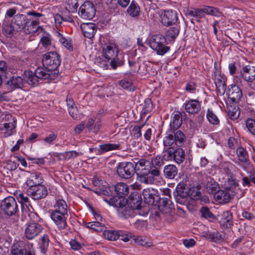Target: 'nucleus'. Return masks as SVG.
<instances>
[{"label": "nucleus", "mask_w": 255, "mask_h": 255, "mask_svg": "<svg viewBox=\"0 0 255 255\" xmlns=\"http://www.w3.org/2000/svg\"><path fill=\"white\" fill-rule=\"evenodd\" d=\"M105 201L117 208L118 215L121 218L127 219L133 217L137 214L136 211H134L127 204H125V200L123 198L112 197L109 201Z\"/></svg>", "instance_id": "1"}, {"label": "nucleus", "mask_w": 255, "mask_h": 255, "mask_svg": "<svg viewBox=\"0 0 255 255\" xmlns=\"http://www.w3.org/2000/svg\"><path fill=\"white\" fill-rule=\"evenodd\" d=\"M185 139L184 134L181 130L172 132L170 130L167 132L163 139L164 147H173L175 144L178 147H181Z\"/></svg>", "instance_id": "2"}, {"label": "nucleus", "mask_w": 255, "mask_h": 255, "mask_svg": "<svg viewBox=\"0 0 255 255\" xmlns=\"http://www.w3.org/2000/svg\"><path fill=\"white\" fill-rule=\"evenodd\" d=\"M166 38L161 34L153 35L149 41V46L159 55H163L167 52L170 48L166 46Z\"/></svg>", "instance_id": "3"}, {"label": "nucleus", "mask_w": 255, "mask_h": 255, "mask_svg": "<svg viewBox=\"0 0 255 255\" xmlns=\"http://www.w3.org/2000/svg\"><path fill=\"white\" fill-rule=\"evenodd\" d=\"M0 208L5 215L11 216L18 211V206L15 198L12 196L5 198L1 201Z\"/></svg>", "instance_id": "4"}, {"label": "nucleus", "mask_w": 255, "mask_h": 255, "mask_svg": "<svg viewBox=\"0 0 255 255\" xmlns=\"http://www.w3.org/2000/svg\"><path fill=\"white\" fill-rule=\"evenodd\" d=\"M42 63L47 69L55 71L60 64V57L56 52H47L43 55Z\"/></svg>", "instance_id": "5"}, {"label": "nucleus", "mask_w": 255, "mask_h": 255, "mask_svg": "<svg viewBox=\"0 0 255 255\" xmlns=\"http://www.w3.org/2000/svg\"><path fill=\"white\" fill-rule=\"evenodd\" d=\"M119 176L125 179L130 178L135 173L134 163L123 162L120 163L117 169Z\"/></svg>", "instance_id": "6"}, {"label": "nucleus", "mask_w": 255, "mask_h": 255, "mask_svg": "<svg viewBox=\"0 0 255 255\" xmlns=\"http://www.w3.org/2000/svg\"><path fill=\"white\" fill-rule=\"evenodd\" d=\"M42 226L37 223L28 224L24 230V236L28 240H32L38 236L43 231Z\"/></svg>", "instance_id": "7"}, {"label": "nucleus", "mask_w": 255, "mask_h": 255, "mask_svg": "<svg viewBox=\"0 0 255 255\" xmlns=\"http://www.w3.org/2000/svg\"><path fill=\"white\" fill-rule=\"evenodd\" d=\"M189 196L190 198L194 200H198L201 199V194L199 189L196 187H192L190 188L188 193L187 191L184 192L182 191L181 189H177L176 194H174L176 200L177 202L180 199V198L184 199Z\"/></svg>", "instance_id": "8"}, {"label": "nucleus", "mask_w": 255, "mask_h": 255, "mask_svg": "<svg viewBox=\"0 0 255 255\" xmlns=\"http://www.w3.org/2000/svg\"><path fill=\"white\" fill-rule=\"evenodd\" d=\"M95 7L91 2L86 1L80 7L79 14L85 19H92L96 14Z\"/></svg>", "instance_id": "9"}, {"label": "nucleus", "mask_w": 255, "mask_h": 255, "mask_svg": "<svg viewBox=\"0 0 255 255\" xmlns=\"http://www.w3.org/2000/svg\"><path fill=\"white\" fill-rule=\"evenodd\" d=\"M161 22L165 26L175 24L178 20V13L173 10H165L161 14Z\"/></svg>", "instance_id": "10"}, {"label": "nucleus", "mask_w": 255, "mask_h": 255, "mask_svg": "<svg viewBox=\"0 0 255 255\" xmlns=\"http://www.w3.org/2000/svg\"><path fill=\"white\" fill-rule=\"evenodd\" d=\"M212 77L218 92L221 95H224L226 91V85L225 79L221 75V71L215 67Z\"/></svg>", "instance_id": "11"}, {"label": "nucleus", "mask_w": 255, "mask_h": 255, "mask_svg": "<svg viewBox=\"0 0 255 255\" xmlns=\"http://www.w3.org/2000/svg\"><path fill=\"white\" fill-rule=\"evenodd\" d=\"M68 214H63L56 211H52L51 218L59 230L65 229L67 226L66 221Z\"/></svg>", "instance_id": "12"}, {"label": "nucleus", "mask_w": 255, "mask_h": 255, "mask_svg": "<svg viewBox=\"0 0 255 255\" xmlns=\"http://www.w3.org/2000/svg\"><path fill=\"white\" fill-rule=\"evenodd\" d=\"M29 20L22 14L14 15L11 19V24L16 31L24 30L25 26L29 23Z\"/></svg>", "instance_id": "13"}, {"label": "nucleus", "mask_w": 255, "mask_h": 255, "mask_svg": "<svg viewBox=\"0 0 255 255\" xmlns=\"http://www.w3.org/2000/svg\"><path fill=\"white\" fill-rule=\"evenodd\" d=\"M28 193L33 199L39 200L47 196L48 191L45 186L40 185L32 188H29Z\"/></svg>", "instance_id": "14"}, {"label": "nucleus", "mask_w": 255, "mask_h": 255, "mask_svg": "<svg viewBox=\"0 0 255 255\" xmlns=\"http://www.w3.org/2000/svg\"><path fill=\"white\" fill-rule=\"evenodd\" d=\"M9 122L4 123L3 124V128H1V130L3 131L4 137L11 136L16 132V121L14 118H12L11 116L8 115L7 119H9Z\"/></svg>", "instance_id": "15"}, {"label": "nucleus", "mask_w": 255, "mask_h": 255, "mask_svg": "<svg viewBox=\"0 0 255 255\" xmlns=\"http://www.w3.org/2000/svg\"><path fill=\"white\" fill-rule=\"evenodd\" d=\"M185 111L189 114H196L201 109V103L197 100L190 99L184 104Z\"/></svg>", "instance_id": "16"}, {"label": "nucleus", "mask_w": 255, "mask_h": 255, "mask_svg": "<svg viewBox=\"0 0 255 255\" xmlns=\"http://www.w3.org/2000/svg\"><path fill=\"white\" fill-rule=\"evenodd\" d=\"M118 53H119L118 50L114 43H106L103 47L102 55L105 58L110 60L115 57V55Z\"/></svg>", "instance_id": "17"}, {"label": "nucleus", "mask_w": 255, "mask_h": 255, "mask_svg": "<svg viewBox=\"0 0 255 255\" xmlns=\"http://www.w3.org/2000/svg\"><path fill=\"white\" fill-rule=\"evenodd\" d=\"M42 181L43 178L41 174L37 172H34L30 173V175L27 178L25 183L30 188H32L35 186L40 185Z\"/></svg>", "instance_id": "18"}, {"label": "nucleus", "mask_w": 255, "mask_h": 255, "mask_svg": "<svg viewBox=\"0 0 255 255\" xmlns=\"http://www.w3.org/2000/svg\"><path fill=\"white\" fill-rule=\"evenodd\" d=\"M157 191L152 188H147L142 191V195L145 202L149 205H153L155 200H158Z\"/></svg>", "instance_id": "19"}, {"label": "nucleus", "mask_w": 255, "mask_h": 255, "mask_svg": "<svg viewBox=\"0 0 255 255\" xmlns=\"http://www.w3.org/2000/svg\"><path fill=\"white\" fill-rule=\"evenodd\" d=\"M81 29L84 36L91 39L97 31V27L94 23H83L81 24Z\"/></svg>", "instance_id": "20"}, {"label": "nucleus", "mask_w": 255, "mask_h": 255, "mask_svg": "<svg viewBox=\"0 0 255 255\" xmlns=\"http://www.w3.org/2000/svg\"><path fill=\"white\" fill-rule=\"evenodd\" d=\"M35 72L40 81L42 80L53 79L56 73L55 71L47 69L45 67L44 68L38 67L35 70Z\"/></svg>", "instance_id": "21"}, {"label": "nucleus", "mask_w": 255, "mask_h": 255, "mask_svg": "<svg viewBox=\"0 0 255 255\" xmlns=\"http://www.w3.org/2000/svg\"><path fill=\"white\" fill-rule=\"evenodd\" d=\"M134 163V167L135 168V172L137 176L145 173L150 169V162L145 159H140L137 162Z\"/></svg>", "instance_id": "22"}, {"label": "nucleus", "mask_w": 255, "mask_h": 255, "mask_svg": "<svg viewBox=\"0 0 255 255\" xmlns=\"http://www.w3.org/2000/svg\"><path fill=\"white\" fill-rule=\"evenodd\" d=\"M228 98L233 103L238 102L242 96L241 89L236 85L231 86L227 93Z\"/></svg>", "instance_id": "23"}, {"label": "nucleus", "mask_w": 255, "mask_h": 255, "mask_svg": "<svg viewBox=\"0 0 255 255\" xmlns=\"http://www.w3.org/2000/svg\"><path fill=\"white\" fill-rule=\"evenodd\" d=\"M241 74L245 81L252 82L255 80V67L250 65L244 66L242 69Z\"/></svg>", "instance_id": "24"}, {"label": "nucleus", "mask_w": 255, "mask_h": 255, "mask_svg": "<svg viewBox=\"0 0 255 255\" xmlns=\"http://www.w3.org/2000/svg\"><path fill=\"white\" fill-rule=\"evenodd\" d=\"M182 123V114L179 112L173 113L170 123V131L174 132L179 128Z\"/></svg>", "instance_id": "25"}, {"label": "nucleus", "mask_w": 255, "mask_h": 255, "mask_svg": "<svg viewBox=\"0 0 255 255\" xmlns=\"http://www.w3.org/2000/svg\"><path fill=\"white\" fill-rule=\"evenodd\" d=\"M171 202L167 198H160L158 203V207L159 211L164 214H168L173 209Z\"/></svg>", "instance_id": "26"}, {"label": "nucleus", "mask_w": 255, "mask_h": 255, "mask_svg": "<svg viewBox=\"0 0 255 255\" xmlns=\"http://www.w3.org/2000/svg\"><path fill=\"white\" fill-rule=\"evenodd\" d=\"M23 80L28 85L35 86L38 84L40 81L37 78V76L32 71H25L23 74Z\"/></svg>", "instance_id": "27"}, {"label": "nucleus", "mask_w": 255, "mask_h": 255, "mask_svg": "<svg viewBox=\"0 0 255 255\" xmlns=\"http://www.w3.org/2000/svg\"><path fill=\"white\" fill-rule=\"evenodd\" d=\"M141 200L137 194L131 193L128 198L127 204L134 211L140 207Z\"/></svg>", "instance_id": "28"}, {"label": "nucleus", "mask_w": 255, "mask_h": 255, "mask_svg": "<svg viewBox=\"0 0 255 255\" xmlns=\"http://www.w3.org/2000/svg\"><path fill=\"white\" fill-rule=\"evenodd\" d=\"M23 78L20 76H12L7 81L6 85L10 90L20 88L23 85Z\"/></svg>", "instance_id": "29"}, {"label": "nucleus", "mask_w": 255, "mask_h": 255, "mask_svg": "<svg viewBox=\"0 0 255 255\" xmlns=\"http://www.w3.org/2000/svg\"><path fill=\"white\" fill-rule=\"evenodd\" d=\"M214 198L219 203L225 204L230 201L231 195L228 190H218L215 193Z\"/></svg>", "instance_id": "30"}, {"label": "nucleus", "mask_w": 255, "mask_h": 255, "mask_svg": "<svg viewBox=\"0 0 255 255\" xmlns=\"http://www.w3.org/2000/svg\"><path fill=\"white\" fill-rule=\"evenodd\" d=\"M39 21L38 19L31 20L30 24H27L24 29V32L27 34L36 32L39 30H42V28L39 26Z\"/></svg>", "instance_id": "31"}, {"label": "nucleus", "mask_w": 255, "mask_h": 255, "mask_svg": "<svg viewBox=\"0 0 255 255\" xmlns=\"http://www.w3.org/2000/svg\"><path fill=\"white\" fill-rule=\"evenodd\" d=\"M124 63V56L122 53H118L115 55V57L111 58L110 61V65L114 70H116L118 67L123 66Z\"/></svg>", "instance_id": "32"}, {"label": "nucleus", "mask_w": 255, "mask_h": 255, "mask_svg": "<svg viewBox=\"0 0 255 255\" xmlns=\"http://www.w3.org/2000/svg\"><path fill=\"white\" fill-rule=\"evenodd\" d=\"M163 173L166 178L173 179L177 174L178 169L173 164H169L164 167Z\"/></svg>", "instance_id": "33"}, {"label": "nucleus", "mask_w": 255, "mask_h": 255, "mask_svg": "<svg viewBox=\"0 0 255 255\" xmlns=\"http://www.w3.org/2000/svg\"><path fill=\"white\" fill-rule=\"evenodd\" d=\"M232 214L229 211L223 213L221 219V224L226 228H231L233 226Z\"/></svg>", "instance_id": "34"}, {"label": "nucleus", "mask_w": 255, "mask_h": 255, "mask_svg": "<svg viewBox=\"0 0 255 255\" xmlns=\"http://www.w3.org/2000/svg\"><path fill=\"white\" fill-rule=\"evenodd\" d=\"M129 189L128 185L122 182L117 183L115 186V191L119 195L120 198L127 195L129 193Z\"/></svg>", "instance_id": "35"}, {"label": "nucleus", "mask_w": 255, "mask_h": 255, "mask_svg": "<svg viewBox=\"0 0 255 255\" xmlns=\"http://www.w3.org/2000/svg\"><path fill=\"white\" fill-rule=\"evenodd\" d=\"M184 151L179 147L178 148H174L173 160L178 164L182 163L185 159Z\"/></svg>", "instance_id": "36"}, {"label": "nucleus", "mask_w": 255, "mask_h": 255, "mask_svg": "<svg viewBox=\"0 0 255 255\" xmlns=\"http://www.w3.org/2000/svg\"><path fill=\"white\" fill-rule=\"evenodd\" d=\"M49 239L47 235H44L39 242V249L41 253L46 255L49 246Z\"/></svg>", "instance_id": "37"}, {"label": "nucleus", "mask_w": 255, "mask_h": 255, "mask_svg": "<svg viewBox=\"0 0 255 255\" xmlns=\"http://www.w3.org/2000/svg\"><path fill=\"white\" fill-rule=\"evenodd\" d=\"M55 210L53 211H56L60 213H67L68 206L66 202L63 199H58L54 205Z\"/></svg>", "instance_id": "38"}, {"label": "nucleus", "mask_w": 255, "mask_h": 255, "mask_svg": "<svg viewBox=\"0 0 255 255\" xmlns=\"http://www.w3.org/2000/svg\"><path fill=\"white\" fill-rule=\"evenodd\" d=\"M186 14L190 16H193L198 18L204 17L203 7L201 8H189L186 11Z\"/></svg>", "instance_id": "39"}, {"label": "nucleus", "mask_w": 255, "mask_h": 255, "mask_svg": "<svg viewBox=\"0 0 255 255\" xmlns=\"http://www.w3.org/2000/svg\"><path fill=\"white\" fill-rule=\"evenodd\" d=\"M127 11L130 16L136 17L139 15L140 8L138 4L133 0L131 2Z\"/></svg>", "instance_id": "40"}, {"label": "nucleus", "mask_w": 255, "mask_h": 255, "mask_svg": "<svg viewBox=\"0 0 255 255\" xmlns=\"http://www.w3.org/2000/svg\"><path fill=\"white\" fill-rule=\"evenodd\" d=\"M101 152H105L113 150L122 149L120 143H106L100 145Z\"/></svg>", "instance_id": "41"}, {"label": "nucleus", "mask_w": 255, "mask_h": 255, "mask_svg": "<svg viewBox=\"0 0 255 255\" xmlns=\"http://www.w3.org/2000/svg\"><path fill=\"white\" fill-rule=\"evenodd\" d=\"M119 231L104 230L103 236L105 239L109 241H116L119 238Z\"/></svg>", "instance_id": "42"}, {"label": "nucleus", "mask_w": 255, "mask_h": 255, "mask_svg": "<svg viewBox=\"0 0 255 255\" xmlns=\"http://www.w3.org/2000/svg\"><path fill=\"white\" fill-rule=\"evenodd\" d=\"M137 179L141 183L146 184H152L154 182L153 178L149 174V171L142 174L137 176Z\"/></svg>", "instance_id": "43"}, {"label": "nucleus", "mask_w": 255, "mask_h": 255, "mask_svg": "<svg viewBox=\"0 0 255 255\" xmlns=\"http://www.w3.org/2000/svg\"><path fill=\"white\" fill-rule=\"evenodd\" d=\"M134 241L137 244L143 247L149 248L152 246L150 240L144 236L135 237L134 238Z\"/></svg>", "instance_id": "44"}, {"label": "nucleus", "mask_w": 255, "mask_h": 255, "mask_svg": "<svg viewBox=\"0 0 255 255\" xmlns=\"http://www.w3.org/2000/svg\"><path fill=\"white\" fill-rule=\"evenodd\" d=\"M86 228L91 229L96 232H103L104 231L105 226L103 224L97 222H91L86 224Z\"/></svg>", "instance_id": "45"}, {"label": "nucleus", "mask_w": 255, "mask_h": 255, "mask_svg": "<svg viewBox=\"0 0 255 255\" xmlns=\"http://www.w3.org/2000/svg\"><path fill=\"white\" fill-rule=\"evenodd\" d=\"M174 147H164L162 152V158L165 161H172L173 158Z\"/></svg>", "instance_id": "46"}, {"label": "nucleus", "mask_w": 255, "mask_h": 255, "mask_svg": "<svg viewBox=\"0 0 255 255\" xmlns=\"http://www.w3.org/2000/svg\"><path fill=\"white\" fill-rule=\"evenodd\" d=\"M219 185L214 180L210 179L206 183V189L208 193L215 195L219 190Z\"/></svg>", "instance_id": "47"}, {"label": "nucleus", "mask_w": 255, "mask_h": 255, "mask_svg": "<svg viewBox=\"0 0 255 255\" xmlns=\"http://www.w3.org/2000/svg\"><path fill=\"white\" fill-rule=\"evenodd\" d=\"M237 155L240 162L245 163L248 161L249 159L248 153L244 148L238 147L237 149Z\"/></svg>", "instance_id": "48"}, {"label": "nucleus", "mask_w": 255, "mask_h": 255, "mask_svg": "<svg viewBox=\"0 0 255 255\" xmlns=\"http://www.w3.org/2000/svg\"><path fill=\"white\" fill-rule=\"evenodd\" d=\"M179 32L178 27H171L167 31L166 36L168 40H174L178 35Z\"/></svg>", "instance_id": "49"}, {"label": "nucleus", "mask_w": 255, "mask_h": 255, "mask_svg": "<svg viewBox=\"0 0 255 255\" xmlns=\"http://www.w3.org/2000/svg\"><path fill=\"white\" fill-rule=\"evenodd\" d=\"M204 14H207L208 15L219 17L221 15V13L218 9L214 7L205 5L203 6Z\"/></svg>", "instance_id": "50"}, {"label": "nucleus", "mask_w": 255, "mask_h": 255, "mask_svg": "<svg viewBox=\"0 0 255 255\" xmlns=\"http://www.w3.org/2000/svg\"><path fill=\"white\" fill-rule=\"evenodd\" d=\"M57 36L59 38V42L64 47L69 50H72L73 49L72 43L70 39H67L65 38L59 32L57 33Z\"/></svg>", "instance_id": "51"}, {"label": "nucleus", "mask_w": 255, "mask_h": 255, "mask_svg": "<svg viewBox=\"0 0 255 255\" xmlns=\"http://www.w3.org/2000/svg\"><path fill=\"white\" fill-rule=\"evenodd\" d=\"M110 61V59L105 58L102 55L101 57L97 58L96 63L100 67L107 69L109 68Z\"/></svg>", "instance_id": "52"}, {"label": "nucleus", "mask_w": 255, "mask_h": 255, "mask_svg": "<svg viewBox=\"0 0 255 255\" xmlns=\"http://www.w3.org/2000/svg\"><path fill=\"white\" fill-rule=\"evenodd\" d=\"M207 118L208 121L212 124L218 125L219 123V120L214 114L213 111L208 110L207 113Z\"/></svg>", "instance_id": "53"}, {"label": "nucleus", "mask_w": 255, "mask_h": 255, "mask_svg": "<svg viewBox=\"0 0 255 255\" xmlns=\"http://www.w3.org/2000/svg\"><path fill=\"white\" fill-rule=\"evenodd\" d=\"M133 226L137 230L143 231L146 228L147 223L146 221L137 220L133 223Z\"/></svg>", "instance_id": "54"}, {"label": "nucleus", "mask_w": 255, "mask_h": 255, "mask_svg": "<svg viewBox=\"0 0 255 255\" xmlns=\"http://www.w3.org/2000/svg\"><path fill=\"white\" fill-rule=\"evenodd\" d=\"M152 109V104L151 103V101L150 99H146L144 100V105L142 107V112L144 114H146L149 112H150Z\"/></svg>", "instance_id": "55"}, {"label": "nucleus", "mask_w": 255, "mask_h": 255, "mask_svg": "<svg viewBox=\"0 0 255 255\" xmlns=\"http://www.w3.org/2000/svg\"><path fill=\"white\" fill-rule=\"evenodd\" d=\"M209 238L215 243H220L223 240L221 234L218 232H214L209 235Z\"/></svg>", "instance_id": "56"}, {"label": "nucleus", "mask_w": 255, "mask_h": 255, "mask_svg": "<svg viewBox=\"0 0 255 255\" xmlns=\"http://www.w3.org/2000/svg\"><path fill=\"white\" fill-rule=\"evenodd\" d=\"M143 125L134 126L132 130V134L135 139H138L141 135V129L143 127Z\"/></svg>", "instance_id": "57"}, {"label": "nucleus", "mask_w": 255, "mask_h": 255, "mask_svg": "<svg viewBox=\"0 0 255 255\" xmlns=\"http://www.w3.org/2000/svg\"><path fill=\"white\" fill-rule=\"evenodd\" d=\"M68 112L72 118L76 120H78L81 119V115L78 114V111L76 106L68 109Z\"/></svg>", "instance_id": "58"}, {"label": "nucleus", "mask_w": 255, "mask_h": 255, "mask_svg": "<svg viewBox=\"0 0 255 255\" xmlns=\"http://www.w3.org/2000/svg\"><path fill=\"white\" fill-rule=\"evenodd\" d=\"M119 238H120L121 240L128 242L129 241V239L131 238L130 233L126 231L120 230L119 231Z\"/></svg>", "instance_id": "59"}, {"label": "nucleus", "mask_w": 255, "mask_h": 255, "mask_svg": "<svg viewBox=\"0 0 255 255\" xmlns=\"http://www.w3.org/2000/svg\"><path fill=\"white\" fill-rule=\"evenodd\" d=\"M246 126L249 131L255 135V121L251 119H248L246 122Z\"/></svg>", "instance_id": "60"}, {"label": "nucleus", "mask_w": 255, "mask_h": 255, "mask_svg": "<svg viewBox=\"0 0 255 255\" xmlns=\"http://www.w3.org/2000/svg\"><path fill=\"white\" fill-rule=\"evenodd\" d=\"M202 216L206 219L213 218L214 215L210 211L207 207H203L200 210Z\"/></svg>", "instance_id": "61"}, {"label": "nucleus", "mask_w": 255, "mask_h": 255, "mask_svg": "<svg viewBox=\"0 0 255 255\" xmlns=\"http://www.w3.org/2000/svg\"><path fill=\"white\" fill-rule=\"evenodd\" d=\"M14 30H15V29L14 28V27H13L11 23L10 25H4L2 27V32L4 35L6 36H8L12 34L13 31Z\"/></svg>", "instance_id": "62"}, {"label": "nucleus", "mask_w": 255, "mask_h": 255, "mask_svg": "<svg viewBox=\"0 0 255 255\" xmlns=\"http://www.w3.org/2000/svg\"><path fill=\"white\" fill-rule=\"evenodd\" d=\"M163 160H164L162 158V156H157L153 158L151 162L153 166H161L164 164Z\"/></svg>", "instance_id": "63"}, {"label": "nucleus", "mask_w": 255, "mask_h": 255, "mask_svg": "<svg viewBox=\"0 0 255 255\" xmlns=\"http://www.w3.org/2000/svg\"><path fill=\"white\" fill-rule=\"evenodd\" d=\"M17 199L21 204H26L29 202V198L26 194L22 193L17 194L16 195Z\"/></svg>", "instance_id": "64"}]
</instances>
